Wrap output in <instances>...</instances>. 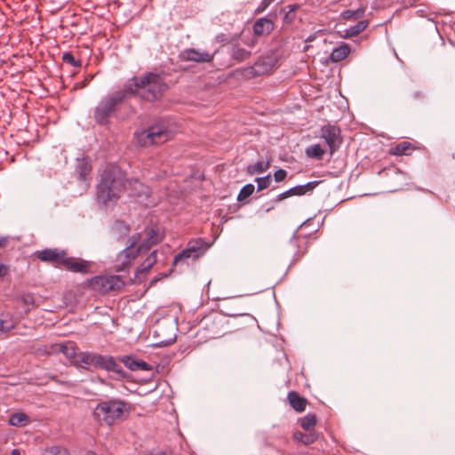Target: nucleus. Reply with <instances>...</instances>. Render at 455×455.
<instances>
[{"label":"nucleus","instance_id":"f257e3e1","mask_svg":"<svg viewBox=\"0 0 455 455\" xmlns=\"http://www.w3.org/2000/svg\"><path fill=\"white\" fill-rule=\"evenodd\" d=\"M167 89L163 73L156 72H146L140 76H134L123 86L126 98L136 96L149 102L161 99Z\"/></svg>","mask_w":455,"mask_h":455},{"label":"nucleus","instance_id":"f03ea898","mask_svg":"<svg viewBox=\"0 0 455 455\" xmlns=\"http://www.w3.org/2000/svg\"><path fill=\"white\" fill-rule=\"evenodd\" d=\"M132 410V403L119 398H110L100 401L92 416L99 426L111 427L126 420Z\"/></svg>","mask_w":455,"mask_h":455},{"label":"nucleus","instance_id":"7ed1b4c3","mask_svg":"<svg viewBox=\"0 0 455 455\" xmlns=\"http://www.w3.org/2000/svg\"><path fill=\"white\" fill-rule=\"evenodd\" d=\"M125 172L116 164H108L97 186V196L104 204L119 199L126 190Z\"/></svg>","mask_w":455,"mask_h":455},{"label":"nucleus","instance_id":"20e7f679","mask_svg":"<svg viewBox=\"0 0 455 455\" xmlns=\"http://www.w3.org/2000/svg\"><path fill=\"white\" fill-rule=\"evenodd\" d=\"M34 255L43 262L51 263L57 267H61L75 273L86 274L90 272L92 267L89 261L68 257L66 251L58 248H46L36 251Z\"/></svg>","mask_w":455,"mask_h":455},{"label":"nucleus","instance_id":"39448f33","mask_svg":"<svg viewBox=\"0 0 455 455\" xmlns=\"http://www.w3.org/2000/svg\"><path fill=\"white\" fill-rule=\"evenodd\" d=\"M76 366L89 370L91 368L105 370L116 373L122 372V366L111 355H102L92 352H79Z\"/></svg>","mask_w":455,"mask_h":455},{"label":"nucleus","instance_id":"423d86ee","mask_svg":"<svg viewBox=\"0 0 455 455\" xmlns=\"http://www.w3.org/2000/svg\"><path fill=\"white\" fill-rule=\"evenodd\" d=\"M125 99L123 89L103 98L94 108L95 122L100 125L108 124L111 116L116 113L118 107Z\"/></svg>","mask_w":455,"mask_h":455},{"label":"nucleus","instance_id":"0eeeda50","mask_svg":"<svg viewBox=\"0 0 455 455\" xmlns=\"http://www.w3.org/2000/svg\"><path fill=\"white\" fill-rule=\"evenodd\" d=\"M173 137L172 132L162 125H152L134 133L135 143L143 148L159 146Z\"/></svg>","mask_w":455,"mask_h":455},{"label":"nucleus","instance_id":"6e6552de","mask_svg":"<svg viewBox=\"0 0 455 455\" xmlns=\"http://www.w3.org/2000/svg\"><path fill=\"white\" fill-rule=\"evenodd\" d=\"M226 332L225 318L219 314H211L201 320L196 336H199L200 339L204 341H208L220 338L225 335Z\"/></svg>","mask_w":455,"mask_h":455},{"label":"nucleus","instance_id":"1a4fd4ad","mask_svg":"<svg viewBox=\"0 0 455 455\" xmlns=\"http://www.w3.org/2000/svg\"><path fill=\"white\" fill-rule=\"evenodd\" d=\"M141 234L136 233L129 239V245L123 250L116 258V271H124L128 269L134 262L136 258L144 253V246H140Z\"/></svg>","mask_w":455,"mask_h":455},{"label":"nucleus","instance_id":"9d476101","mask_svg":"<svg viewBox=\"0 0 455 455\" xmlns=\"http://www.w3.org/2000/svg\"><path fill=\"white\" fill-rule=\"evenodd\" d=\"M124 286V281L119 275H97L88 280V287L100 294L119 291Z\"/></svg>","mask_w":455,"mask_h":455},{"label":"nucleus","instance_id":"9b49d317","mask_svg":"<svg viewBox=\"0 0 455 455\" xmlns=\"http://www.w3.org/2000/svg\"><path fill=\"white\" fill-rule=\"evenodd\" d=\"M320 138L324 140L329 148L330 155H333L342 143L341 131L339 126L327 124L322 126Z\"/></svg>","mask_w":455,"mask_h":455},{"label":"nucleus","instance_id":"f8f14e48","mask_svg":"<svg viewBox=\"0 0 455 455\" xmlns=\"http://www.w3.org/2000/svg\"><path fill=\"white\" fill-rule=\"evenodd\" d=\"M126 190H130V196L142 199L146 205H149L151 202L148 201L150 196L149 188L140 181L138 179H127Z\"/></svg>","mask_w":455,"mask_h":455},{"label":"nucleus","instance_id":"ddd939ff","mask_svg":"<svg viewBox=\"0 0 455 455\" xmlns=\"http://www.w3.org/2000/svg\"><path fill=\"white\" fill-rule=\"evenodd\" d=\"M215 52H201L195 48H188L180 52L179 59L181 61H194L197 63H209L213 60Z\"/></svg>","mask_w":455,"mask_h":455},{"label":"nucleus","instance_id":"4468645a","mask_svg":"<svg viewBox=\"0 0 455 455\" xmlns=\"http://www.w3.org/2000/svg\"><path fill=\"white\" fill-rule=\"evenodd\" d=\"M308 243L305 235H295L289 242V251L292 254V262H298L307 251Z\"/></svg>","mask_w":455,"mask_h":455},{"label":"nucleus","instance_id":"2eb2a0df","mask_svg":"<svg viewBox=\"0 0 455 455\" xmlns=\"http://www.w3.org/2000/svg\"><path fill=\"white\" fill-rule=\"evenodd\" d=\"M276 60L272 56H260L252 65L257 77L270 75L275 66Z\"/></svg>","mask_w":455,"mask_h":455},{"label":"nucleus","instance_id":"dca6fc26","mask_svg":"<svg viewBox=\"0 0 455 455\" xmlns=\"http://www.w3.org/2000/svg\"><path fill=\"white\" fill-rule=\"evenodd\" d=\"M146 239L140 246H144V251L147 252L149 249L161 243L164 238V234L156 226L148 227L145 228Z\"/></svg>","mask_w":455,"mask_h":455},{"label":"nucleus","instance_id":"f3484780","mask_svg":"<svg viewBox=\"0 0 455 455\" xmlns=\"http://www.w3.org/2000/svg\"><path fill=\"white\" fill-rule=\"evenodd\" d=\"M419 147H418L417 145H415L410 141L403 140V141H401V142L395 144V146H392L388 149V154L390 156H411L416 149H419Z\"/></svg>","mask_w":455,"mask_h":455},{"label":"nucleus","instance_id":"a211bd4d","mask_svg":"<svg viewBox=\"0 0 455 455\" xmlns=\"http://www.w3.org/2000/svg\"><path fill=\"white\" fill-rule=\"evenodd\" d=\"M275 28L274 22L267 18L259 19L253 25V32L257 36L269 35Z\"/></svg>","mask_w":455,"mask_h":455},{"label":"nucleus","instance_id":"6ab92c4d","mask_svg":"<svg viewBox=\"0 0 455 455\" xmlns=\"http://www.w3.org/2000/svg\"><path fill=\"white\" fill-rule=\"evenodd\" d=\"M288 402L291 407L298 412H302L306 410L307 400L299 395L296 391H290L287 395Z\"/></svg>","mask_w":455,"mask_h":455},{"label":"nucleus","instance_id":"aec40b11","mask_svg":"<svg viewBox=\"0 0 455 455\" xmlns=\"http://www.w3.org/2000/svg\"><path fill=\"white\" fill-rule=\"evenodd\" d=\"M369 24V20H361L355 25L346 28L343 31L344 34L342 35V36L344 38H351L356 36L362 32H363L368 28Z\"/></svg>","mask_w":455,"mask_h":455},{"label":"nucleus","instance_id":"412c9836","mask_svg":"<svg viewBox=\"0 0 455 455\" xmlns=\"http://www.w3.org/2000/svg\"><path fill=\"white\" fill-rule=\"evenodd\" d=\"M53 347H59L60 351L71 361L72 364L76 365V355L79 352H77V347L74 342L69 341L64 344H56Z\"/></svg>","mask_w":455,"mask_h":455},{"label":"nucleus","instance_id":"4be33fe9","mask_svg":"<svg viewBox=\"0 0 455 455\" xmlns=\"http://www.w3.org/2000/svg\"><path fill=\"white\" fill-rule=\"evenodd\" d=\"M209 245L202 239H191L188 244V251H190L194 254H196L198 258H200L208 249Z\"/></svg>","mask_w":455,"mask_h":455},{"label":"nucleus","instance_id":"5701e85b","mask_svg":"<svg viewBox=\"0 0 455 455\" xmlns=\"http://www.w3.org/2000/svg\"><path fill=\"white\" fill-rule=\"evenodd\" d=\"M122 362L124 363V365L132 370V371H148L150 369L148 363L142 361V360H137L133 356H124L122 359Z\"/></svg>","mask_w":455,"mask_h":455},{"label":"nucleus","instance_id":"b1692460","mask_svg":"<svg viewBox=\"0 0 455 455\" xmlns=\"http://www.w3.org/2000/svg\"><path fill=\"white\" fill-rule=\"evenodd\" d=\"M350 53V47L347 44L343 43L339 46L334 48L330 55V60L333 62H339L345 60Z\"/></svg>","mask_w":455,"mask_h":455},{"label":"nucleus","instance_id":"393cba45","mask_svg":"<svg viewBox=\"0 0 455 455\" xmlns=\"http://www.w3.org/2000/svg\"><path fill=\"white\" fill-rule=\"evenodd\" d=\"M292 437L295 442L301 443L305 445L314 443L318 438L315 432L303 433L300 431L294 432Z\"/></svg>","mask_w":455,"mask_h":455},{"label":"nucleus","instance_id":"a878e982","mask_svg":"<svg viewBox=\"0 0 455 455\" xmlns=\"http://www.w3.org/2000/svg\"><path fill=\"white\" fill-rule=\"evenodd\" d=\"M233 76L239 80H251L257 78L256 71L253 68V66L236 68L233 71Z\"/></svg>","mask_w":455,"mask_h":455},{"label":"nucleus","instance_id":"bb28decb","mask_svg":"<svg viewBox=\"0 0 455 455\" xmlns=\"http://www.w3.org/2000/svg\"><path fill=\"white\" fill-rule=\"evenodd\" d=\"M299 426L307 432H312L317 424V417L314 413H308L299 419Z\"/></svg>","mask_w":455,"mask_h":455},{"label":"nucleus","instance_id":"cd10ccee","mask_svg":"<svg viewBox=\"0 0 455 455\" xmlns=\"http://www.w3.org/2000/svg\"><path fill=\"white\" fill-rule=\"evenodd\" d=\"M92 164L87 159H81L76 165V172L81 180H86L92 172Z\"/></svg>","mask_w":455,"mask_h":455},{"label":"nucleus","instance_id":"c85d7f7f","mask_svg":"<svg viewBox=\"0 0 455 455\" xmlns=\"http://www.w3.org/2000/svg\"><path fill=\"white\" fill-rule=\"evenodd\" d=\"M270 168V162L258 161L255 164H249L246 168V172L249 175H254L262 173Z\"/></svg>","mask_w":455,"mask_h":455},{"label":"nucleus","instance_id":"c756f323","mask_svg":"<svg viewBox=\"0 0 455 455\" xmlns=\"http://www.w3.org/2000/svg\"><path fill=\"white\" fill-rule=\"evenodd\" d=\"M156 263V251H152L140 265L137 274H146Z\"/></svg>","mask_w":455,"mask_h":455},{"label":"nucleus","instance_id":"7c9ffc66","mask_svg":"<svg viewBox=\"0 0 455 455\" xmlns=\"http://www.w3.org/2000/svg\"><path fill=\"white\" fill-rule=\"evenodd\" d=\"M29 422L28 416L24 412L12 413L8 420L9 425L15 427H22L28 425Z\"/></svg>","mask_w":455,"mask_h":455},{"label":"nucleus","instance_id":"2f4dec72","mask_svg":"<svg viewBox=\"0 0 455 455\" xmlns=\"http://www.w3.org/2000/svg\"><path fill=\"white\" fill-rule=\"evenodd\" d=\"M365 7H359L356 10H346L341 12V18L344 20H357L363 17Z\"/></svg>","mask_w":455,"mask_h":455},{"label":"nucleus","instance_id":"473e14b6","mask_svg":"<svg viewBox=\"0 0 455 455\" xmlns=\"http://www.w3.org/2000/svg\"><path fill=\"white\" fill-rule=\"evenodd\" d=\"M325 153V150L320 144H314L306 148V155L309 158L321 160Z\"/></svg>","mask_w":455,"mask_h":455},{"label":"nucleus","instance_id":"72a5a7b5","mask_svg":"<svg viewBox=\"0 0 455 455\" xmlns=\"http://www.w3.org/2000/svg\"><path fill=\"white\" fill-rule=\"evenodd\" d=\"M315 187V182H308L306 185L293 187L287 190V194L291 196H303Z\"/></svg>","mask_w":455,"mask_h":455},{"label":"nucleus","instance_id":"f704fd0d","mask_svg":"<svg viewBox=\"0 0 455 455\" xmlns=\"http://www.w3.org/2000/svg\"><path fill=\"white\" fill-rule=\"evenodd\" d=\"M251 53L250 51H247L243 48H241L239 46H234L232 49V59L236 61H243L248 60L251 57Z\"/></svg>","mask_w":455,"mask_h":455},{"label":"nucleus","instance_id":"c9c22d12","mask_svg":"<svg viewBox=\"0 0 455 455\" xmlns=\"http://www.w3.org/2000/svg\"><path fill=\"white\" fill-rule=\"evenodd\" d=\"M62 61L66 64H68L74 68H81L82 60L79 59H76L72 52H67L62 55Z\"/></svg>","mask_w":455,"mask_h":455},{"label":"nucleus","instance_id":"e433bc0d","mask_svg":"<svg viewBox=\"0 0 455 455\" xmlns=\"http://www.w3.org/2000/svg\"><path fill=\"white\" fill-rule=\"evenodd\" d=\"M254 189L255 188L254 185L252 184H247L243 186L238 194L237 200L239 202L245 201L249 196H251L253 194Z\"/></svg>","mask_w":455,"mask_h":455},{"label":"nucleus","instance_id":"4c0bfd02","mask_svg":"<svg viewBox=\"0 0 455 455\" xmlns=\"http://www.w3.org/2000/svg\"><path fill=\"white\" fill-rule=\"evenodd\" d=\"M198 259V257L196 256V254H194L190 251H188V248L186 247L184 250H182L180 253H178L175 257H174V259H173V264L176 265L178 264L179 262L182 261V260H185L187 259Z\"/></svg>","mask_w":455,"mask_h":455},{"label":"nucleus","instance_id":"58836bf2","mask_svg":"<svg viewBox=\"0 0 455 455\" xmlns=\"http://www.w3.org/2000/svg\"><path fill=\"white\" fill-rule=\"evenodd\" d=\"M288 7H289V11L285 12L284 17H283V21L287 24H290L296 18L295 11L299 8V4H294L289 5Z\"/></svg>","mask_w":455,"mask_h":455},{"label":"nucleus","instance_id":"ea45409f","mask_svg":"<svg viewBox=\"0 0 455 455\" xmlns=\"http://www.w3.org/2000/svg\"><path fill=\"white\" fill-rule=\"evenodd\" d=\"M443 30L446 34L448 39L453 44L452 37L455 38V22L443 23Z\"/></svg>","mask_w":455,"mask_h":455},{"label":"nucleus","instance_id":"a19ab883","mask_svg":"<svg viewBox=\"0 0 455 455\" xmlns=\"http://www.w3.org/2000/svg\"><path fill=\"white\" fill-rule=\"evenodd\" d=\"M271 176L268 174L265 177H260L256 179V182L258 185V191L264 190L267 188L271 184Z\"/></svg>","mask_w":455,"mask_h":455},{"label":"nucleus","instance_id":"79ce46f5","mask_svg":"<svg viewBox=\"0 0 455 455\" xmlns=\"http://www.w3.org/2000/svg\"><path fill=\"white\" fill-rule=\"evenodd\" d=\"M287 177V172L283 169H279L274 173V179L276 182L284 180Z\"/></svg>","mask_w":455,"mask_h":455},{"label":"nucleus","instance_id":"37998d69","mask_svg":"<svg viewBox=\"0 0 455 455\" xmlns=\"http://www.w3.org/2000/svg\"><path fill=\"white\" fill-rule=\"evenodd\" d=\"M4 315H0V330L3 331H7L11 330L13 326L12 323H9Z\"/></svg>","mask_w":455,"mask_h":455},{"label":"nucleus","instance_id":"c03bdc74","mask_svg":"<svg viewBox=\"0 0 455 455\" xmlns=\"http://www.w3.org/2000/svg\"><path fill=\"white\" fill-rule=\"evenodd\" d=\"M9 267L4 263H0V278L4 277L9 274Z\"/></svg>","mask_w":455,"mask_h":455},{"label":"nucleus","instance_id":"a18cd8bd","mask_svg":"<svg viewBox=\"0 0 455 455\" xmlns=\"http://www.w3.org/2000/svg\"><path fill=\"white\" fill-rule=\"evenodd\" d=\"M289 196H291V195H290V194H287V191H285V192H283V193H282V194L278 195V196H277V197H276V199H275V201H276V202H281V201L284 200L285 198H287V197H289Z\"/></svg>","mask_w":455,"mask_h":455},{"label":"nucleus","instance_id":"49530a36","mask_svg":"<svg viewBox=\"0 0 455 455\" xmlns=\"http://www.w3.org/2000/svg\"><path fill=\"white\" fill-rule=\"evenodd\" d=\"M7 238L2 237L0 238V248H4L7 244Z\"/></svg>","mask_w":455,"mask_h":455},{"label":"nucleus","instance_id":"de8ad7c7","mask_svg":"<svg viewBox=\"0 0 455 455\" xmlns=\"http://www.w3.org/2000/svg\"><path fill=\"white\" fill-rule=\"evenodd\" d=\"M217 40L220 42H224L227 40V38H225V35L221 34L217 36Z\"/></svg>","mask_w":455,"mask_h":455},{"label":"nucleus","instance_id":"09e8293b","mask_svg":"<svg viewBox=\"0 0 455 455\" xmlns=\"http://www.w3.org/2000/svg\"><path fill=\"white\" fill-rule=\"evenodd\" d=\"M12 455H21V454H20V451H19V450H17V449H13V450L12 451Z\"/></svg>","mask_w":455,"mask_h":455},{"label":"nucleus","instance_id":"8fccbe9b","mask_svg":"<svg viewBox=\"0 0 455 455\" xmlns=\"http://www.w3.org/2000/svg\"><path fill=\"white\" fill-rule=\"evenodd\" d=\"M92 78V77H91L90 79H87V78H86V79H84V81L83 82V86H84H84H86V85H87V84L89 83V81H90Z\"/></svg>","mask_w":455,"mask_h":455}]
</instances>
